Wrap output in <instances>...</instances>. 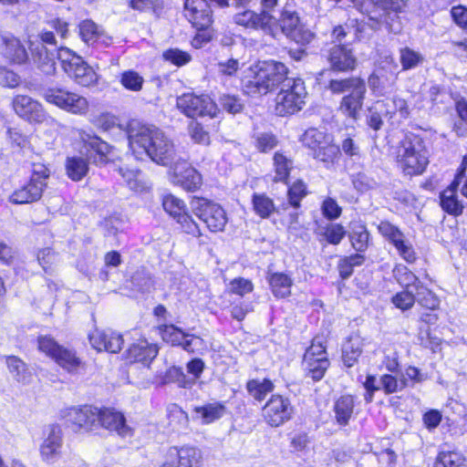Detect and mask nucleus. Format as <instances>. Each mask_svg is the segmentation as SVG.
I'll return each instance as SVG.
<instances>
[{
    "label": "nucleus",
    "mask_w": 467,
    "mask_h": 467,
    "mask_svg": "<svg viewBox=\"0 0 467 467\" xmlns=\"http://www.w3.org/2000/svg\"><path fill=\"white\" fill-rule=\"evenodd\" d=\"M176 458L177 467H199L200 453L192 447H171Z\"/></svg>",
    "instance_id": "obj_39"
},
{
    "label": "nucleus",
    "mask_w": 467,
    "mask_h": 467,
    "mask_svg": "<svg viewBox=\"0 0 467 467\" xmlns=\"http://www.w3.org/2000/svg\"><path fill=\"white\" fill-rule=\"evenodd\" d=\"M460 174L457 175L455 180L452 182V183L444 190L441 195V208L448 213L449 214L458 216L462 213L463 211V205L458 199L457 195V188L459 185L458 180H459Z\"/></svg>",
    "instance_id": "obj_31"
},
{
    "label": "nucleus",
    "mask_w": 467,
    "mask_h": 467,
    "mask_svg": "<svg viewBox=\"0 0 467 467\" xmlns=\"http://www.w3.org/2000/svg\"><path fill=\"white\" fill-rule=\"evenodd\" d=\"M329 365L326 348L314 339L312 345L306 350L303 358L306 375L314 381H319L323 379Z\"/></svg>",
    "instance_id": "obj_16"
},
{
    "label": "nucleus",
    "mask_w": 467,
    "mask_h": 467,
    "mask_svg": "<svg viewBox=\"0 0 467 467\" xmlns=\"http://www.w3.org/2000/svg\"><path fill=\"white\" fill-rule=\"evenodd\" d=\"M161 347L157 341L140 335L129 344L121 358L125 365H137L143 368H150L159 355Z\"/></svg>",
    "instance_id": "obj_9"
},
{
    "label": "nucleus",
    "mask_w": 467,
    "mask_h": 467,
    "mask_svg": "<svg viewBox=\"0 0 467 467\" xmlns=\"http://www.w3.org/2000/svg\"><path fill=\"white\" fill-rule=\"evenodd\" d=\"M128 5L140 13L151 12L157 17L161 16L164 9L163 0H129Z\"/></svg>",
    "instance_id": "obj_47"
},
{
    "label": "nucleus",
    "mask_w": 467,
    "mask_h": 467,
    "mask_svg": "<svg viewBox=\"0 0 467 467\" xmlns=\"http://www.w3.org/2000/svg\"><path fill=\"white\" fill-rule=\"evenodd\" d=\"M398 162L407 175L423 173L429 164V150L425 140L414 133H409L401 141Z\"/></svg>",
    "instance_id": "obj_5"
},
{
    "label": "nucleus",
    "mask_w": 467,
    "mask_h": 467,
    "mask_svg": "<svg viewBox=\"0 0 467 467\" xmlns=\"http://www.w3.org/2000/svg\"><path fill=\"white\" fill-rule=\"evenodd\" d=\"M306 194V184L302 181H296L288 188L287 196L291 206L298 208L300 206L301 200Z\"/></svg>",
    "instance_id": "obj_59"
},
{
    "label": "nucleus",
    "mask_w": 467,
    "mask_h": 467,
    "mask_svg": "<svg viewBox=\"0 0 467 467\" xmlns=\"http://www.w3.org/2000/svg\"><path fill=\"white\" fill-rule=\"evenodd\" d=\"M12 106L20 118L30 123H42L47 119L43 106L27 95H16L13 98Z\"/></svg>",
    "instance_id": "obj_22"
},
{
    "label": "nucleus",
    "mask_w": 467,
    "mask_h": 467,
    "mask_svg": "<svg viewBox=\"0 0 467 467\" xmlns=\"http://www.w3.org/2000/svg\"><path fill=\"white\" fill-rule=\"evenodd\" d=\"M161 59L170 65L182 67L192 61V56L189 52L178 47H169L162 51Z\"/></svg>",
    "instance_id": "obj_48"
},
{
    "label": "nucleus",
    "mask_w": 467,
    "mask_h": 467,
    "mask_svg": "<svg viewBox=\"0 0 467 467\" xmlns=\"http://www.w3.org/2000/svg\"><path fill=\"white\" fill-rule=\"evenodd\" d=\"M119 83L127 90L139 92L143 88L144 78L134 69H128L120 73Z\"/></svg>",
    "instance_id": "obj_52"
},
{
    "label": "nucleus",
    "mask_w": 467,
    "mask_h": 467,
    "mask_svg": "<svg viewBox=\"0 0 467 467\" xmlns=\"http://www.w3.org/2000/svg\"><path fill=\"white\" fill-rule=\"evenodd\" d=\"M378 229L379 234L394 245L399 255L404 261L408 264H413L416 261L417 255L413 245L396 225L388 221H382Z\"/></svg>",
    "instance_id": "obj_18"
},
{
    "label": "nucleus",
    "mask_w": 467,
    "mask_h": 467,
    "mask_svg": "<svg viewBox=\"0 0 467 467\" xmlns=\"http://www.w3.org/2000/svg\"><path fill=\"white\" fill-rule=\"evenodd\" d=\"M253 287V284L250 280L237 277L230 282L228 289L231 293L243 296L252 292Z\"/></svg>",
    "instance_id": "obj_62"
},
{
    "label": "nucleus",
    "mask_w": 467,
    "mask_h": 467,
    "mask_svg": "<svg viewBox=\"0 0 467 467\" xmlns=\"http://www.w3.org/2000/svg\"><path fill=\"white\" fill-rule=\"evenodd\" d=\"M227 222L224 209L220 204L206 200V228L213 233L223 232Z\"/></svg>",
    "instance_id": "obj_32"
},
{
    "label": "nucleus",
    "mask_w": 467,
    "mask_h": 467,
    "mask_svg": "<svg viewBox=\"0 0 467 467\" xmlns=\"http://www.w3.org/2000/svg\"><path fill=\"white\" fill-rule=\"evenodd\" d=\"M393 305L402 311L410 309L415 303L414 291L403 290L397 293L391 299Z\"/></svg>",
    "instance_id": "obj_61"
},
{
    "label": "nucleus",
    "mask_w": 467,
    "mask_h": 467,
    "mask_svg": "<svg viewBox=\"0 0 467 467\" xmlns=\"http://www.w3.org/2000/svg\"><path fill=\"white\" fill-rule=\"evenodd\" d=\"M331 138V135L324 131L316 128H309L301 135L300 141L314 153Z\"/></svg>",
    "instance_id": "obj_38"
},
{
    "label": "nucleus",
    "mask_w": 467,
    "mask_h": 467,
    "mask_svg": "<svg viewBox=\"0 0 467 467\" xmlns=\"http://www.w3.org/2000/svg\"><path fill=\"white\" fill-rule=\"evenodd\" d=\"M44 99L47 102L74 115H86L89 109V102L85 97L61 87L48 88Z\"/></svg>",
    "instance_id": "obj_10"
},
{
    "label": "nucleus",
    "mask_w": 467,
    "mask_h": 467,
    "mask_svg": "<svg viewBox=\"0 0 467 467\" xmlns=\"http://www.w3.org/2000/svg\"><path fill=\"white\" fill-rule=\"evenodd\" d=\"M51 175L50 169L44 163H33L28 180L15 189L9 196V202L13 204H28L39 201L47 187V181Z\"/></svg>",
    "instance_id": "obj_7"
},
{
    "label": "nucleus",
    "mask_w": 467,
    "mask_h": 467,
    "mask_svg": "<svg viewBox=\"0 0 467 467\" xmlns=\"http://www.w3.org/2000/svg\"><path fill=\"white\" fill-rule=\"evenodd\" d=\"M362 353V344L358 337H350L342 348V359L344 364L351 368L358 361Z\"/></svg>",
    "instance_id": "obj_42"
},
{
    "label": "nucleus",
    "mask_w": 467,
    "mask_h": 467,
    "mask_svg": "<svg viewBox=\"0 0 467 467\" xmlns=\"http://www.w3.org/2000/svg\"><path fill=\"white\" fill-rule=\"evenodd\" d=\"M400 60L403 70L416 67L423 61V57L410 47L400 49Z\"/></svg>",
    "instance_id": "obj_57"
},
{
    "label": "nucleus",
    "mask_w": 467,
    "mask_h": 467,
    "mask_svg": "<svg viewBox=\"0 0 467 467\" xmlns=\"http://www.w3.org/2000/svg\"><path fill=\"white\" fill-rule=\"evenodd\" d=\"M171 179L174 184L187 192L196 191L201 187L202 182L201 173L186 161L175 163L172 168Z\"/></svg>",
    "instance_id": "obj_25"
},
{
    "label": "nucleus",
    "mask_w": 467,
    "mask_h": 467,
    "mask_svg": "<svg viewBox=\"0 0 467 467\" xmlns=\"http://www.w3.org/2000/svg\"><path fill=\"white\" fill-rule=\"evenodd\" d=\"M64 435L59 424H49L43 431L39 445V455L42 462L54 464L63 455Z\"/></svg>",
    "instance_id": "obj_13"
},
{
    "label": "nucleus",
    "mask_w": 467,
    "mask_h": 467,
    "mask_svg": "<svg viewBox=\"0 0 467 467\" xmlns=\"http://www.w3.org/2000/svg\"><path fill=\"white\" fill-rule=\"evenodd\" d=\"M219 101L221 107L229 113L235 114L243 109L241 99L235 96L223 95Z\"/></svg>",
    "instance_id": "obj_64"
},
{
    "label": "nucleus",
    "mask_w": 467,
    "mask_h": 467,
    "mask_svg": "<svg viewBox=\"0 0 467 467\" xmlns=\"http://www.w3.org/2000/svg\"><path fill=\"white\" fill-rule=\"evenodd\" d=\"M57 59L62 70L77 85L89 88L98 84L99 75L82 57L67 47L57 48Z\"/></svg>",
    "instance_id": "obj_6"
},
{
    "label": "nucleus",
    "mask_w": 467,
    "mask_h": 467,
    "mask_svg": "<svg viewBox=\"0 0 467 467\" xmlns=\"http://www.w3.org/2000/svg\"><path fill=\"white\" fill-rule=\"evenodd\" d=\"M323 85L333 95H344L338 106V111L343 116L355 121L359 119L367 93V85L363 78H330L324 81Z\"/></svg>",
    "instance_id": "obj_1"
},
{
    "label": "nucleus",
    "mask_w": 467,
    "mask_h": 467,
    "mask_svg": "<svg viewBox=\"0 0 467 467\" xmlns=\"http://www.w3.org/2000/svg\"><path fill=\"white\" fill-rule=\"evenodd\" d=\"M83 146L89 152L87 157L89 161L98 167L112 163L117 159L116 149L99 136L83 132L80 135Z\"/></svg>",
    "instance_id": "obj_12"
},
{
    "label": "nucleus",
    "mask_w": 467,
    "mask_h": 467,
    "mask_svg": "<svg viewBox=\"0 0 467 467\" xmlns=\"http://www.w3.org/2000/svg\"><path fill=\"white\" fill-rule=\"evenodd\" d=\"M322 57L334 72H348L355 69L357 58L352 50L342 44H332L322 50Z\"/></svg>",
    "instance_id": "obj_19"
},
{
    "label": "nucleus",
    "mask_w": 467,
    "mask_h": 467,
    "mask_svg": "<svg viewBox=\"0 0 467 467\" xmlns=\"http://www.w3.org/2000/svg\"><path fill=\"white\" fill-rule=\"evenodd\" d=\"M252 203L255 213L263 219L269 218L275 210L273 200L265 193H254Z\"/></svg>",
    "instance_id": "obj_49"
},
{
    "label": "nucleus",
    "mask_w": 467,
    "mask_h": 467,
    "mask_svg": "<svg viewBox=\"0 0 467 467\" xmlns=\"http://www.w3.org/2000/svg\"><path fill=\"white\" fill-rule=\"evenodd\" d=\"M379 381L381 389L384 390L385 394H392L400 391L407 386L405 378L398 379L397 377L390 374L382 375Z\"/></svg>",
    "instance_id": "obj_56"
},
{
    "label": "nucleus",
    "mask_w": 467,
    "mask_h": 467,
    "mask_svg": "<svg viewBox=\"0 0 467 467\" xmlns=\"http://www.w3.org/2000/svg\"><path fill=\"white\" fill-rule=\"evenodd\" d=\"M92 348L97 351H106L113 354L119 353L124 345L123 336L117 332L94 330L88 335Z\"/></svg>",
    "instance_id": "obj_27"
},
{
    "label": "nucleus",
    "mask_w": 467,
    "mask_h": 467,
    "mask_svg": "<svg viewBox=\"0 0 467 467\" xmlns=\"http://www.w3.org/2000/svg\"><path fill=\"white\" fill-rule=\"evenodd\" d=\"M251 70L254 76L244 80V91L250 96L265 95L274 90L288 73L285 64L274 60L259 62Z\"/></svg>",
    "instance_id": "obj_3"
},
{
    "label": "nucleus",
    "mask_w": 467,
    "mask_h": 467,
    "mask_svg": "<svg viewBox=\"0 0 467 467\" xmlns=\"http://www.w3.org/2000/svg\"><path fill=\"white\" fill-rule=\"evenodd\" d=\"M313 158L323 162L325 167L334 165L340 155V148L332 142V138L312 153Z\"/></svg>",
    "instance_id": "obj_41"
},
{
    "label": "nucleus",
    "mask_w": 467,
    "mask_h": 467,
    "mask_svg": "<svg viewBox=\"0 0 467 467\" xmlns=\"http://www.w3.org/2000/svg\"><path fill=\"white\" fill-rule=\"evenodd\" d=\"M7 369L17 382L26 383L30 373L26 363L17 356L10 355L5 358Z\"/></svg>",
    "instance_id": "obj_40"
},
{
    "label": "nucleus",
    "mask_w": 467,
    "mask_h": 467,
    "mask_svg": "<svg viewBox=\"0 0 467 467\" xmlns=\"http://www.w3.org/2000/svg\"><path fill=\"white\" fill-rule=\"evenodd\" d=\"M279 23L282 32L297 44L306 45L314 37L313 33L300 24L299 17L294 11L284 10Z\"/></svg>",
    "instance_id": "obj_23"
},
{
    "label": "nucleus",
    "mask_w": 467,
    "mask_h": 467,
    "mask_svg": "<svg viewBox=\"0 0 467 467\" xmlns=\"http://www.w3.org/2000/svg\"><path fill=\"white\" fill-rule=\"evenodd\" d=\"M38 38L40 42L34 43L29 41L28 48L30 49L32 58L34 62L37 65L38 67H43L46 65H49L50 69H55V63L53 59L49 57V52L46 47V45H49L52 47L57 46V41L53 31L50 30H42L38 34Z\"/></svg>",
    "instance_id": "obj_24"
},
{
    "label": "nucleus",
    "mask_w": 467,
    "mask_h": 467,
    "mask_svg": "<svg viewBox=\"0 0 467 467\" xmlns=\"http://www.w3.org/2000/svg\"><path fill=\"white\" fill-rule=\"evenodd\" d=\"M131 138L132 142L154 162L166 166L173 161L176 154L174 144L159 130L140 127Z\"/></svg>",
    "instance_id": "obj_2"
},
{
    "label": "nucleus",
    "mask_w": 467,
    "mask_h": 467,
    "mask_svg": "<svg viewBox=\"0 0 467 467\" xmlns=\"http://www.w3.org/2000/svg\"><path fill=\"white\" fill-rule=\"evenodd\" d=\"M164 212L180 224L181 230L192 236H200L201 231L197 223L192 218L183 200L172 193H166L161 198Z\"/></svg>",
    "instance_id": "obj_11"
},
{
    "label": "nucleus",
    "mask_w": 467,
    "mask_h": 467,
    "mask_svg": "<svg viewBox=\"0 0 467 467\" xmlns=\"http://www.w3.org/2000/svg\"><path fill=\"white\" fill-rule=\"evenodd\" d=\"M272 16L265 11L256 14L251 10H245L236 14L234 21L239 26L249 28H265L271 24Z\"/></svg>",
    "instance_id": "obj_33"
},
{
    "label": "nucleus",
    "mask_w": 467,
    "mask_h": 467,
    "mask_svg": "<svg viewBox=\"0 0 467 467\" xmlns=\"http://www.w3.org/2000/svg\"><path fill=\"white\" fill-rule=\"evenodd\" d=\"M269 285L275 297L285 298L291 294L293 280L284 273H274L269 277Z\"/></svg>",
    "instance_id": "obj_37"
},
{
    "label": "nucleus",
    "mask_w": 467,
    "mask_h": 467,
    "mask_svg": "<svg viewBox=\"0 0 467 467\" xmlns=\"http://www.w3.org/2000/svg\"><path fill=\"white\" fill-rule=\"evenodd\" d=\"M89 160L87 157L73 155L65 160L66 175L72 182L82 181L89 171Z\"/></svg>",
    "instance_id": "obj_30"
},
{
    "label": "nucleus",
    "mask_w": 467,
    "mask_h": 467,
    "mask_svg": "<svg viewBox=\"0 0 467 467\" xmlns=\"http://www.w3.org/2000/svg\"><path fill=\"white\" fill-rule=\"evenodd\" d=\"M382 111L383 104H379V101L368 109V112L366 116V123L374 131L381 130L383 126Z\"/></svg>",
    "instance_id": "obj_58"
},
{
    "label": "nucleus",
    "mask_w": 467,
    "mask_h": 467,
    "mask_svg": "<svg viewBox=\"0 0 467 467\" xmlns=\"http://www.w3.org/2000/svg\"><path fill=\"white\" fill-rule=\"evenodd\" d=\"M404 5L403 0H363L359 11L369 20L380 22L389 11L400 12Z\"/></svg>",
    "instance_id": "obj_26"
},
{
    "label": "nucleus",
    "mask_w": 467,
    "mask_h": 467,
    "mask_svg": "<svg viewBox=\"0 0 467 467\" xmlns=\"http://www.w3.org/2000/svg\"><path fill=\"white\" fill-rule=\"evenodd\" d=\"M93 124L101 131H109L118 126V118L109 112H103L97 116Z\"/></svg>",
    "instance_id": "obj_60"
},
{
    "label": "nucleus",
    "mask_w": 467,
    "mask_h": 467,
    "mask_svg": "<svg viewBox=\"0 0 467 467\" xmlns=\"http://www.w3.org/2000/svg\"><path fill=\"white\" fill-rule=\"evenodd\" d=\"M415 302L428 309H435L439 306L440 301L435 294L423 284L414 291Z\"/></svg>",
    "instance_id": "obj_53"
},
{
    "label": "nucleus",
    "mask_w": 467,
    "mask_h": 467,
    "mask_svg": "<svg viewBox=\"0 0 467 467\" xmlns=\"http://www.w3.org/2000/svg\"><path fill=\"white\" fill-rule=\"evenodd\" d=\"M161 339L171 345L180 346L185 337V332L173 324H161L156 327Z\"/></svg>",
    "instance_id": "obj_46"
},
{
    "label": "nucleus",
    "mask_w": 467,
    "mask_h": 467,
    "mask_svg": "<svg viewBox=\"0 0 467 467\" xmlns=\"http://www.w3.org/2000/svg\"><path fill=\"white\" fill-rule=\"evenodd\" d=\"M273 161L275 167L274 182H282L286 183L290 171L293 169V161L279 151L275 153Z\"/></svg>",
    "instance_id": "obj_43"
},
{
    "label": "nucleus",
    "mask_w": 467,
    "mask_h": 467,
    "mask_svg": "<svg viewBox=\"0 0 467 467\" xmlns=\"http://www.w3.org/2000/svg\"><path fill=\"white\" fill-rule=\"evenodd\" d=\"M0 57L11 67L26 66L29 62L26 43L11 33L0 36Z\"/></svg>",
    "instance_id": "obj_14"
},
{
    "label": "nucleus",
    "mask_w": 467,
    "mask_h": 467,
    "mask_svg": "<svg viewBox=\"0 0 467 467\" xmlns=\"http://www.w3.org/2000/svg\"><path fill=\"white\" fill-rule=\"evenodd\" d=\"M177 108L192 119L204 115V99L193 93H184L177 99Z\"/></svg>",
    "instance_id": "obj_29"
},
{
    "label": "nucleus",
    "mask_w": 467,
    "mask_h": 467,
    "mask_svg": "<svg viewBox=\"0 0 467 467\" xmlns=\"http://www.w3.org/2000/svg\"><path fill=\"white\" fill-rule=\"evenodd\" d=\"M185 16L197 31L204 30V0H184Z\"/></svg>",
    "instance_id": "obj_34"
},
{
    "label": "nucleus",
    "mask_w": 467,
    "mask_h": 467,
    "mask_svg": "<svg viewBox=\"0 0 467 467\" xmlns=\"http://www.w3.org/2000/svg\"><path fill=\"white\" fill-rule=\"evenodd\" d=\"M36 348L67 373L78 374L87 369V362L78 356L75 349L59 344L51 335H39L36 337Z\"/></svg>",
    "instance_id": "obj_4"
},
{
    "label": "nucleus",
    "mask_w": 467,
    "mask_h": 467,
    "mask_svg": "<svg viewBox=\"0 0 467 467\" xmlns=\"http://www.w3.org/2000/svg\"><path fill=\"white\" fill-rule=\"evenodd\" d=\"M382 63L385 65L377 68L368 79L369 88L378 95H383L388 88L392 87L398 76L399 66L392 57H386Z\"/></svg>",
    "instance_id": "obj_20"
},
{
    "label": "nucleus",
    "mask_w": 467,
    "mask_h": 467,
    "mask_svg": "<svg viewBox=\"0 0 467 467\" xmlns=\"http://www.w3.org/2000/svg\"><path fill=\"white\" fill-rule=\"evenodd\" d=\"M379 104H383L384 115L392 119L399 117L398 121L406 119L410 116V109L407 101L398 96L386 100L379 101Z\"/></svg>",
    "instance_id": "obj_35"
},
{
    "label": "nucleus",
    "mask_w": 467,
    "mask_h": 467,
    "mask_svg": "<svg viewBox=\"0 0 467 467\" xmlns=\"http://www.w3.org/2000/svg\"><path fill=\"white\" fill-rule=\"evenodd\" d=\"M355 407V397L352 395H342L334 404V412L337 422L341 426L348 424Z\"/></svg>",
    "instance_id": "obj_36"
},
{
    "label": "nucleus",
    "mask_w": 467,
    "mask_h": 467,
    "mask_svg": "<svg viewBox=\"0 0 467 467\" xmlns=\"http://www.w3.org/2000/svg\"><path fill=\"white\" fill-rule=\"evenodd\" d=\"M296 91L294 94L277 95L275 98L276 114L285 116L294 114L302 109L305 105V99L306 97V90L305 86L301 84L296 86Z\"/></svg>",
    "instance_id": "obj_28"
},
{
    "label": "nucleus",
    "mask_w": 467,
    "mask_h": 467,
    "mask_svg": "<svg viewBox=\"0 0 467 467\" xmlns=\"http://www.w3.org/2000/svg\"><path fill=\"white\" fill-rule=\"evenodd\" d=\"M97 406L92 404L72 405L62 409L59 420L64 427L75 434L96 431Z\"/></svg>",
    "instance_id": "obj_8"
},
{
    "label": "nucleus",
    "mask_w": 467,
    "mask_h": 467,
    "mask_svg": "<svg viewBox=\"0 0 467 467\" xmlns=\"http://www.w3.org/2000/svg\"><path fill=\"white\" fill-rule=\"evenodd\" d=\"M294 408L288 398L272 395L263 407V417L271 427H279L291 420Z\"/></svg>",
    "instance_id": "obj_17"
},
{
    "label": "nucleus",
    "mask_w": 467,
    "mask_h": 467,
    "mask_svg": "<svg viewBox=\"0 0 467 467\" xmlns=\"http://www.w3.org/2000/svg\"><path fill=\"white\" fill-rule=\"evenodd\" d=\"M227 413L224 404L213 402L206 404V424L221 419Z\"/></svg>",
    "instance_id": "obj_63"
},
{
    "label": "nucleus",
    "mask_w": 467,
    "mask_h": 467,
    "mask_svg": "<svg viewBox=\"0 0 467 467\" xmlns=\"http://www.w3.org/2000/svg\"><path fill=\"white\" fill-rule=\"evenodd\" d=\"M164 379L167 383H175L180 388H191L192 385V380L185 375L181 367H170L165 372Z\"/></svg>",
    "instance_id": "obj_55"
},
{
    "label": "nucleus",
    "mask_w": 467,
    "mask_h": 467,
    "mask_svg": "<svg viewBox=\"0 0 467 467\" xmlns=\"http://www.w3.org/2000/svg\"><path fill=\"white\" fill-rule=\"evenodd\" d=\"M464 462L465 458L460 451L442 449L436 458L434 467H461Z\"/></svg>",
    "instance_id": "obj_50"
},
{
    "label": "nucleus",
    "mask_w": 467,
    "mask_h": 467,
    "mask_svg": "<svg viewBox=\"0 0 467 467\" xmlns=\"http://www.w3.org/2000/svg\"><path fill=\"white\" fill-rule=\"evenodd\" d=\"M248 393L256 400H263L265 396L274 390V384L270 379H251L246 384Z\"/></svg>",
    "instance_id": "obj_51"
},
{
    "label": "nucleus",
    "mask_w": 467,
    "mask_h": 467,
    "mask_svg": "<svg viewBox=\"0 0 467 467\" xmlns=\"http://www.w3.org/2000/svg\"><path fill=\"white\" fill-rule=\"evenodd\" d=\"M349 239L352 247L359 253L367 250L368 244L369 234L367 227L361 223H352L351 232L349 233Z\"/></svg>",
    "instance_id": "obj_44"
},
{
    "label": "nucleus",
    "mask_w": 467,
    "mask_h": 467,
    "mask_svg": "<svg viewBox=\"0 0 467 467\" xmlns=\"http://www.w3.org/2000/svg\"><path fill=\"white\" fill-rule=\"evenodd\" d=\"M78 32L81 41L88 47H109L113 45V37L90 18L83 19L78 23Z\"/></svg>",
    "instance_id": "obj_21"
},
{
    "label": "nucleus",
    "mask_w": 467,
    "mask_h": 467,
    "mask_svg": "<svg viewBox=\"0 0 467 467\" xmlns=\"http://www.w3.org/2000/svg\"><path fill=\"white\" fill-rule=\"evenodd\" d=\"M253 138L254 146L260 152L266 153L275 149L278 144L277 137L272 132H256Z\"/></svg>",
    "instance_id": "obj_54"
},
{
    "label": "nucleus",
    "mask_w": 467,
    "mask_h": 467,
    "mask_svg": "<svg viewBox=\"0 0 467 467\" xmlns=\"http://www.w3.org/2000/svg\"><path fill=\"white\" fill-rule=\"evenodd\" d=\"M96 431L99 428L109 432H116L121 437L132 435V429L128 425L123 412L111 406L97 407Z\"/></svg>",
    "instance_id": "obj_15"
},
{
    "label": "nucleus",
    "mask_w": 467,
    "mask_h": 467,
    "mask_svg": "<svg viewBox=\"0 0 467 467\" xmlns=\"http://www.w3.org/2000/svg\"><path fill=\"white\" fill-rule=\"evenodd\" d=\"M393 275L398 283L405 290L415 291L422 283L420 279L405 265H397L393 270Z\"/></svg>",
    "instance_id": "obj_45"
}]
</instances>
